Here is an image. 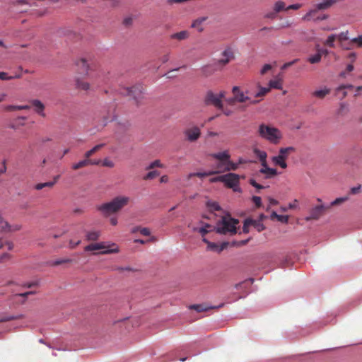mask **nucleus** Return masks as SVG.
Returning <instances> with one entry per match:
<instances>
[{"label": "nucleus", "instance_id": "obj_15", "mask_svg": "<svg viewBox=\"0 0 362 362\" xmlns=\"http://www.w3.org/2000/svg\"><path fill=\"white\" fill-rule=\"evenodd\" d=\"M223 306V303L219 305L217 307H208V306H206L204 304H194V305H190L189 308L192 309V310H196L198 313H201V312L207 311L209 309L218 308H221Z\"/></svg>", "mask_w": 362, "mask_h": 362}, {"label": "nucleus", "instance_id": "obj_37", "mask_svg": "<svg viewBox=\"0 0 362 362\" xmlns=\"http://www.w3.org/2000/svg\"><path fill=\"white\" fill-rule=\"evenodd\" d=\"M251 224L258 232H261L264 229V226L260 221H255L252 219Z\"/></svg>", "mask_w": 362, "mask_h": 362}, {"label": "nucleus", "instance_id": "obj_46", "mask_svg": "<svg viewBox=\"0 0 362 362\" xmlns=\"http://www.w3.org/2000/svg\"><path fill=\"white\" fill-rule=\"evenodd\" d=\"M347 199H348V197L337 198L335 200H334L332 202H331V204L329 205H328L327 206H329V208H330L331 206L341 204L344 203L345 201H346Z\"/></svg>", "mask_w": 362, "mask_h": 362}, {"label": "nucleus", "instance_id": "obj_2", "mask_svg": "<svg viewBox=\"0 0 362 362\" xmlns=\"http://www.w3.org/2000/svg\"><path fill=\"white\" fill-rule=\"evenodd\" d=\"M258 134L273 144H279L282 138V134L279 129L264 124L259 125Z\"/></svg>", "mask_w": 362, "mask_h": 362}, {"label": "nucleus", "instance_id": "obj_43", "mask_svg": "<svg viewBox=\"0 0 362 362\" xmlns=\"http://www.w3.org/2000/svg\"><path fill=\"white\" fill-rule=\"evenodd\" d=\"M354 88L355 87L351 84L341 85L336 88V90H335L336 94H339L341 90H346V89L353 90V89H354Z\"/></svg>", "mask_w": 362, "mask_h": 362}, {"label": "nucleus", "instance_id": "obj_13", "mask_svg": "<svg viewBox=\"0 0 362 362\" xmlns=\"http://www.w3.org/2000/svg\"><path fill=\"white\" fill-rule=\"evenodd\" d=\"M259 173L264 174L266 179H269L275 177L278 172L276 169L268 167L267 163H266V166H262V168L259 170Z\"/></svg>", "mask_w": 362, "mask_h": 362}, {"label": "nucleus", "instance_id": "obj_14", "mask_svg": "<svg viewBox=\"0 0 362 362\" xmlns=\"http://www.w3.org/2000/svg\"><path fill=\"white\" fill-rule=\"evenodd\" d=\"M211 157L218 161H223L224 162L223 163H226L230 158V155L227 151H224L222 152L212 153L211 154Z\"/></svg>", "mask_w": 362, "mask_h": 362}, {"label": "nucleus", "instance_id": "obj_47", "mask_svg": "<svg viewBox=\"0 0 362 362\" xmlns=\"http://www.w3.org/2000/svg\"><path fill=\"white\" fill-rule=\"evenodd\" d=\"M249 183L253 186L254 187H255L257 189H264L266 187L257 183L256 182V180L253 178H251L249 180Z\"/></svg>", "mask_w": 362, "mask_h": 362}, {"label": "nucleus", "instance_id": "obj_21", "mask_svg": "<svg viewBox=\"0 0 362 362\" xmlns=\"http://www.w3.org/2000/svg\"><path fill=\"white\" fill-rule=\"evenodd\" d=\"M319 9H317V7L315 9L310 11L308 13H307L304 17L303 18L305 21H312V20H324L327 18V16L324 15L322 18L317 17L315 18V14L317 13V11Z\"/></svg>", "mask_w": 362, "mask_h": 362}, {"label": "nucleus", "instance_id": "obj_30", "mask_svg": "<svg viewBox=\"0 0 362 362\" xmlns=\"http://www.w3.org/2000/svg\"><path fill=\"white\" fill-rule=\"evenodd\" d=\"M100 235V233L99 231H88L86 233V240L88 241H95L99 238Z\"/></svg>", "mask_w": 362, "mask_h": 362}, {"label": "nucleus", "instance_id": "obj_64", "mask_svg": "<svg viewBox=\"0 0 362 362\" xmlns=\"http://www.w3.org/2000/svg\"><path fill=\"white\" fill-rule=\"evenodd\" d=\"M354 90H355V93H354V96L355 98H356L358 95H360L361 91H362V86H359L355 87Z\"/></svg>", "mask_w": 362, "mask_h": 362}, {"label": "nucleus", "instance_id": "obj_61", "mask_svg": "<svg viewBox=\"0 0 362 362\" xmlns=\"http://www.w3.org/2000/svg\"><path fill=\"white\" fill-rule=\"evenodd\" d=\"M223 175L211 178L210 180V182H223Z\"/></svg>", "mask_w": 362, "mask_h": 362}, {"label": "nucleus", "instance_id": "obj_35", "mask_svg": "<svg viewBox=\"0 0 362 362\" xmlns=\"http://www.w3.org/2000/svg\"><path fill=\"white\" fill-rule=\"evenodd\" d=\"M321 57H320V53H318L317 52L316 54H313V55H311L308 58V62H310V64H317L319 62H320L321 61Z\"/></svg>", "mask_w": 362, "mask_h": 362}, {"label": "nucleus", "instance_id": "obj_39", "mask_svg": "<svg viewBox=\"0 0 362 362\" xmlns=\"http://www.w3.org/2000/svg\"><path fill=\"white\" fill-rule=\"evenodd\" d=\"M160 175V172L158 170H152L148 172L144 177V180H153L155 177H158Z\"/></svg>", "mask_w": 362, "mask_h": 362}, {"label": "nucleus", "instance_id": "obj_18", "mask_svg": "<svg viewBox=\"0 0 362 362\" xmlns=\"http://www.w3.org/2000/svg\"><path fill=\"white\" fill-rule=\"evenodd\" d=\"M253 152L255 155L259 158V161L261 162L262 166H266V163H267V153L265 151H261L258 148H255L253 150Z\"/></svg>", "mask_w": 362, "mask_h": 362}, {"label": "nucleus", "instance_id": "obj_28", "mask_svg": "<svg viewBox=\"0 0 362 362\" xmlns=\"http://www.w3.org/2000/svg\"><path fill=\"white\" fill-rule=\"evenodd\" d=\"M215 174H216V172H212V171L204 172V173H200V172L192 173H189L187 175V180H189L193 177H198L202 178V177H205L210 176V175H215Z\"/></svg>", "mask_w": 362, "mask_h": 362}, {"label": "nucleus", "instance_id": "obj_51", "mask_svg": "<svg viewBox=\"0 0 362 362\" xmlns=\"http://www.w3.org/2000/svg\"><path fill=\"white\" fill-rule=\"evenodd\" d=\"M252 219H246L244 222L243 230L244 233H248L249 232V227L252 226Z\"/></svg>", "mask_w": 362, "mask_h": 362}, {"label": "nucleus", "instance_id": "obj_33", "mask_svg": "<svg viewBox=\"0 0 362 362\" xmlns=\"http://www.w3.org/2000/svg\"><path fill=\"white\" fill-rule=\"evenodd\" d=\"M139 232L144 236H149L151 235L150 230L148 228L135 227L132 229V233Z\"/></svg>", "mask_w": 362, "mask_h": 362}, {"label": "nucleus", "instance_id": "obj_16", "mask_svg": "<svg viewBox=\"0 0 362 362\" xmlns=\"http://www.w3.org/2000/svg\"><path fill=\"white\" fill-rule=\"evenodd\" d=\"M206 19L207 17L198 18L192 22L191 27L195 28L198 32L201 33L204 30V27L202 25L206 21Z\"/></svg>", "mask_w": 362, "mask_h": 362}, {"label": "nucleus", "instance_id": "obj_11", "mask_svg": "<svg viewBox=\"0 0 362 362\" xmlns=\"http://www.w3.org/2000/svg\"><path fill=\"white\" fill-rule=\"evenodd\" d=\"M235 57L234 52L230 47H227L221 53V57L218 61V64L221 65H226L228 64Z\"/></svg>", "mask_w": 362, "mask_h": 362}, {"label": "nucleus", "instance_id": "obj_44", "mask_svg": "<svg viewBox=\"0 0 362 362\" xmlns=\"http://www.w3.org/2000/svg\"><path fill=\"white\" fill-rule=\"evenodd\" d=\"M270 88L259 87V90L255 94V97H262L270 91Z\"/></svg>", "mask_w": 362, "mask_h": 362}, {"label": "nucleus", "instance_id": "obj_5", "mask_svg": "<svg viewBox=\"0 0 362 362\" xmlns=\"http://www.w3.org/2000/svg\"><path fill=\"white\" fill-rule=\"evenodd\" d=\"M224 97V92H221L219 94H214L211 91L207 92L205 97V103L207 105H213L219 109L223 108L221 100Z\"/></svg>", "mask_w": 362, "mask_h": 362}, {"label": "nucleus", "instance_id": "obj_27", "mask_svg": "<svg viewBox=\"0 0 362 362\" xmlns=\"http://www.w3.org/2000/svg\"><path fill=\"white\" fill-rule=\"evenodd\" d=\"M282 85H283V81L281 78H279L274 79V80H271L269 82V87L270 88V89L274 88V89L281 90V89H282Z\"/></svg>", "mask_w": 362, "mask_h": 362}, {"label": "nucleus", "instance_id": "obj_9", "mask_svg": "<svg viewBox=\"0 0 362 362\" xmlns=\"http://www.w3.org/2000/svg\"><path fill=\"white\" fill-rule=\"evenodd\" d=\"M186 140L189 142L196 141L201 136L200 129L197 127H192L184 131Z\"/></svg>", "mask_w": 362, "mask_h": 362}, {"label": "nucleus", "instance_id": "obj_19", "mask_svg": "<svg viewBox=\"0 0 362 362\" xmlns=\"http://www.w3.org/2000/svg\"><path fill=\"white\" fill-rule=\"evenodd\" d=\"M331 92L330 88L325 87L320 90H316L313 92L312 95L319 99L325 98L327 95H329Z\"/></svg>", "mask_w": 362, "mask_h": 362}, {"label": "nucleus", "instance_id": "obj_7", "mask_svg": "<svg viewBox=\"0 0 362 362\" xmlns=\"http://www.w3.org/2000/svg\"><path fill=\"white\" fill-rule=\"evenodd\" d=\"M329 209V206L323 204L317 205L310 210V215L305 217V221L318 220Z\"/></svg>", "mask_w": 362, "mask_h": 362}, {"label": "nucleus", "instance_id": "obj_52", "mask_svg": "<svg viewBox=\"0 0 362 362\" xmlns=\"http://www.w3.org/2000/svg\"><path fill=\"white\" fill-rule=\"evenodd\" d=\"M211 228V226L209 224H206L204 227H202L198 229L199 233L202 235L204 236L206 233H209L208 228Z\"/></svg>", "mask_w": 362, "mask_h": 362}, {"label": "nucleus", "instance_id": "obj_31", "mask_svg": "<svg viewBox=\"0 0 362 362\" xmlns=\"http://www.w3.org/2000/svg\"><path fill=\"white\" fill-rule=\"evenodd\" d=\"M103 146H104L103 144H98V145L95 146L93 148L88 151L85 153V155H84L85 158L89 159L90 156H92L95 153H96L97 151L100 150Z\"/></svg>", "mask_w": 362, "mask_h": 362}, {"label": "nucleus", "instance_id": "obj_58", "mask_svg": "<svg viewBox=\"0 0 362 362\" xmlns=\"http://www.w3.org/2000/svg\"><path fill=\"white\" fill-rule=\"evenodd\" d=\"M209 206H210V209L211 210H214V211H220L221 210V206L216 202H213L211 204H209Z\"/></svg>", "mask_w": 362, "mask_h": 362}, {"label": "nucleus", "instance_id": "obj_41", "mask_svg": "<svg viewBox=\"0 0 362 362\" xmlns=\"http://www.w3.org/2000/svg\"><path fill=\"white\" fill-rule=\"evenodd\" d=\"M21 77V74L8 76L6 72H0V79L1 80H11L13 78H19Z\"/></svg>", "mask_w": 362, "mask_h": 362}, {"label": "nucleus", "instance_id": "obj_49", "mask_svg": "<svg viewBox=\"0 0 362 362\" xmlns=\"http://www.w3.org/2000/svg\"><path fill=\"white\" fill-rule=\"evenodd\" d=\"M7 227H8V222L5 221L1 216H0V231L1 232H6Z\"/></svg>", "mask_w": 362, "mask_h": 362}, {"label": "nucleus", "instance_id": "obj_20", "mask_svg": "<svg viewBox=\"0 0 362 362\" xmlns=\"http://www.w3.org/2000/svg\"><path fill=\"white\" fill-rule=\"evenodd\" d=\"M295 151H296V148L293 146L281 148L279 149L278 155H279L280 157H282V158L286 160L288 158L289 155L291 153L295 152Z\"/></svg>", "mask_w": 362, "mask_h": 362}, {"label": "nucleus", "instance_id": "obj_59", "mask_svg": "<svg viewBox=\"0 0 362 362\" xmlns=\"http://www.w3.org/2000/svg\"><path fill=\"white\" fill-rule=\"evenodd\" d=\"M276 219L281 223H286L288 221V216L284 215H279Z\"/></svg>", "mask_w": 362, "mask_h": 362}, {"label": "nucleus", "instance_id": "obj_24", "mask_svg": "<svg viewBox=\"0 0 362 362\" xmlns=\"http://www.w3.org/2000/svg\"><path fill=\"white\" fill-rule=\"evenodd\" d=\"M189 33L187 30H182L179 33H173L170 35V39L182 41L189 37Z\"/></svg>", "mask_w": 362, "mask_h": 362}, {"label": "nucleus", "instance_id": "obj_40", "mask_svg": "<svg viewBox=\"0 0 362 362\" xmlns=\"http://www.w3.org/2000/svg\"><path fill=\"white\" fill-rule=\"evenodd\" d=\"M274 9L277 13L284 10H286V4L283 1H279L276 2V4H274Z\"/></svg>", "mask_w": 362, "mask_h": 362}, {"label": "nucleus", "instance_id": "obj_60", "mask_svg": "<svg viewBox=\"0 0 362 362\" xmlns=\"http://www.w3.org/2000/svg\"><path fill=\"white\" fill-rule=\"evenodd\" d=\"M37 286H38L37 281H33L30 283H25V284H23V286L24 288H32V287Z\"/></svg>", "mask_w": 362, "mask_h": 362}, {"label": "nucleus", "instance_id": "obj_29", "mask_svg": "<svg viewBox=\"0 0 362 362\" xmlns=\"http://www.w3.org/2000/svg\"><path fill=\"white\" fill-rule=\"evenodd\" d=\"M90 162L89 161V159L85 158L84 160H82L76 163L73 164L72 169L74 170H78L80 168L90 165Z\"/></svg>", "mask_w": 362, "mask_h": 362}, {"label": "nucleus", "instance_id": "obj_42", "mask_svg": "<svg viewBox=\"0 0 362 362\" xmlns=\"http://www.w3.org/2000/svg\"><path fill=\"white\" fill-rule=\"evenodd\" d=\"M71 262H72V260L69 258H62V259H57V260L52 262L51 263V265L58 266V265H60L62 264L70 263Z\"/></svg>", "mask_w": 362, "mask_h": 362}, {"label": "nucleus", "instance_id": "obj_4", "mask_svg": "<svg viewBox=\"0 0 362 362\" xmlns=\"http://www.w3.org/2000/svg\"><path fill=\"white\" fill-rule=\"evenodd\" d=\"M105 249V250L102 251L100 254H110V253H117L119 252V249L116 247L115 243L111 245H107L105 243H92L85 247V251H93Z\"/></svg>", "mask_w": 362, "mask_h": 362}, {"label": "nucleus", "instance_id": "obj_38", "mask_svg": "<svg viewBox=\"0 0 362 362\" xmlns=\"http://www.w3.org/2000/svg\"><path fill=\"white\" fill-rule=\"evenodd\" d=\"M77 88L83 90H88L90 88V84L88 82L78 80L76 82Z\"/></svg>", "mask_w": 362, "mask_h": 362}, {"label": "nucleus", "instance_id": "obj_55", "mask_svg": "<svg viewBox=\"0 0 362 362\" xmlns=\"http://www.w3.org/2000/svg\"><path fill=\"white\" fill-rule=\"evenodd\" d=\"M272 68V65L269 64H266L263 66L262 69L260 71V74L262 75H264L268 71L271 70Z\"/></svg>", "mask_w": 362, "mask_h": 362}, {"label": "nucleus", "instance_id": "obj_63", "mask_svg": "<svg viewBox=\"0 0 362 362\" xmlns=\"http://www.w3.org/2000/svg\"><path fill=\"white\" fill-rule=\"evenodd\" d=\"M81 243V240H78L76 242L74 241L73 240H71L69 241V247L70 248H75L77 245H78Z\"/></svg>", "mask_w": 362, "mask_h": 362}, {"label": "nucleus", "instance_id": "obj_54", "mask_svg": "<svg viewBox=\"0 0 362 362\" xmlns=\"http://www.w3.org/2000/svg\"><path fill=\"white\" fill-rule=\"evenodd\" d=\"M12 258V255L9 253L5 252L0 255V262H3L5 260H9Z\"/></svg>", "mask_w": 362, "mask_h": 362}, {"label": "nucleus", "instance_id": "obj_17", "mask_svg": "<svg viewBox=\"0 0 362 362\" xmlns=\"http://www.w3.org/2000/svg\"><path fill=\"white\" fill-rule=\"evenodd\" d=\"M31 103H32L33 106L35 107V112L38 115H40L42 117H45V114L44 112L45 105L40 100H32Z\"/></svg>", "mask_w": 362, "mask_h": 362}, {"label": "nucleus", "instance_id": "obj_26", "mask_svg": "<svg viewBox=\"0 0 362 362\" xmlns=\"http://www.w3.org/2000/svg\"><path fill=\"white\" fill-rule=\"evenodd\" d=\"M76 65L82 73H86L89 68V64L87 60L83 58L78 60Z\"/></svg>", "mask_w": 362, "mask_h": 362}, {"label": "nucleus", "instance_id": "obj_45", "mask_svg": "<svg viewBox=\"0 0 362 362\" xmlns=\"http://www.w3.org/2000/svg\"><path fill=\"white\" fill-rule=\"evenodd\" d=\"M223 161H218V163L216 165V169L214 172H216L217 173H224L226 170H224V168L226 167V163H223Z\"/></svg>", "mask_w": 362, "mask_h": 362}, {"label": "nucleus", "instance_id": "obj_56", "mask_svg": "<svg viewBox=\"0 0 362 362\" xmlns=\"http://www.w3.org/2000/svg\"><path fill=\"white\" fill-rule=\"evenodd\" d=\"M102 165H103V166L109 167V168H113V167H114V165H114V163H113L112 160H109V159H107V158H105V159L103 161Z\"/></svg>", "mask_w": 362, "mask_h": 362}, {"label": "nucleus", "instance_id": "obj_23", "mask_svg": "<svg viewBox=\"0 0 362 362\" xmlns=\"http://www.w3.org/2000/svg\"><path fill=\"white\" fill-rule=\"evenodd\" d=\"M337 40V36L336 34L329 35L326 40L323 42L325 46H327L329 48H335L336 44L335 42Z\"/></svg>", "mask_w": 362, "mask_h": 362}, {"label": "nucleus", "instance_id": "obj_1", "mask_svg": "<svg viewBox=\"0 0 362 362\" xmlns=\"http://www.w3.org/2000/svg\"><path fill=\"white\" fill-rule=\"evenodd\" d=\"M131 201V198L127 196L119 195L113 198L110 202L103 204L98 207L104 216H108L110 214L117 213L124 206H127Z\"/></svg>", "mask_w": 362, "mask_h": 362}, {"label": "nucleus", "instance_id": "obj_62", "mask_svg": "<svg viewBox=\"0 0 362 362\" xmlns=\"http://www.w3.org/2000/svg\"><path fill=\"white\" fill-rule=\"evenodd\" d=\"M132 18L131 17H127V18H125L123 21V24L126 26H129L130 25H132Z\"/></svg>", "mask_w": 362, "mask_h": 362}, {"label": "nucleus", "instance_id": "obj_22", "mask_svg": "<svg viewBox=\"0 0 362 362\" xmlns=\"http://www.w3.org/2000/svg\"><path fill=\"white\" fill-rule=\"evenodd\" d=\"M59 178V175H57L54 177L53 181L43 182V183H38L35 185V189L37 190H40L43 189L44 187H49L52 188L55 183L57 182L58 179Z\"/></svg>", "mask_w": 362, "mask_h": 362}, {"label": "nucleus", "instance_id": "obj_48", "mask_svg": "<svg viewBox=\"0 0 362 362\" xmlns=\"http://www.w3.org/2000/svg\"><path fill=\"white\" fill-rule=\"evenodd\" d=\"M23 315H18V316L11 315V316H8V317H3V318L0 319V322L11 321V320H17V319H21V318H23Z\"/></svg>", "mask_w": 362, "mask_h": 362}, {"label": "nucleus", "instance_id": "obj_12", "mask_svg": "<svg viewBox=\"0 0 362 362\" xmlns=\"http://www.w3.org/2000/svg\"><path fill=\"white\" fill-rule=\"evenodd\" d=\"M232 91L237 102L244 103L250 100L248 96H245L243 92L240 91L238 86H234Z\"/></svg>", "mask_w": 362, "mask_h": 362}, {"label": "nucleus", "instance_id": "obj_6", "mask_svg": "<svg viewBox=\"0 0 362 362\" xmlns=\"http://www.w3.org/2000/svg\"><path fill=\"white\" fill-rule=\"evenodd\" d=\"M143 91L144 88L141 85H136L132 87L125 88L123 93L132 96L136 101V103L139 105L144 98Z\"/></svg>", "mask_w": 362, "mask_h": 362}, {"label": "nucleus", "instance_id": "obj_10", "mask_svg": "<svg viewBox=\"0 0 362 362\" xmlns=\"http://www.w3.org/2000/svg\"><path fill=\"white\" fill-rule=\"evenodd\" d=\"M349 33L348 30L341 32L337 36V41L339 46L342 49L348 50L351 49V45L349 44Z\"/></svg>", "mask_w": 362, "mask_h": 362}, {"label": "nucleus", "instance_id": "obj_50", "mask_svg": "<svg viewBox=\"0 0 362 362\" xmlns=\"http://www.w3.org/2000/svg\"><path fill=\"white\" fill-rule=\"evenodd\" d=\"M21 229V225L16 224V225L11 226L8 224V227H7L6 232H14V231L20 230Z\"/></svg>", "mask_w": 362, "mask_h": 362}, {"label": "nucleus", "instance_id": "obj_3", "mask_svg": "<svg viewBox=\"0 0 362 362\" xmlns=\"http://www.w3.org/2000/svg\"><path fill=\"white\" fill-rule=\"evenodd\" d=\"M238 221L230 218V216H223L216 226V232L220 234L236 233V225Z\"/></svg>", "mask_w": 362, "mask_h": 362}, {"label": "nucleus", "instance_id": "obj_32", "mask_svg": "<svg viewBox=\"0 0 362 362\" xmlns=\"http://www.w3.org/2000/svg\"><path fill=\"white\" fill-rule=\"evenodd\" d=\"M349 44L351 45V49L353 47L354 44H356L358 47L362 48V35L350 40Z\"/></svg>", "mask_w": 362, "mask_h": 362}, {"label": "nucleus", "instance_id": "obj_34", "mask_svg": "<svg viewBox=\"0 0 362 362\" xmlns=\"http://www.w3.org/2000/svg\"><path fill=\"white\" fill-rule=\"evenodd\" d=\"M226 167L224 168V170L226 171L236 170L238 168L239 164L235 163L229 159L226 163Z\"/></svg>", "mask_w": 362, "mask_h": 362}, {"label": "nucleus", "instance_id": "obj_57", "mask_svg": "<svg viewBox=\"0 0 362 362\" xmlns=\"http://www.w3.org/2000/svg\"><path fill=\"white\" fill-rule=\"evenodd\" d=\"M298 61V59H296L291 62H287V63H285L282 66H281V69L282 70H284L287 68H288L289 66H292L293 64H294L295 63H296Z\"/></svg>", "mask_w": 362, "mask_h": 362}, {"label": "nucleus", "instance_id": "obj_25", "mask_svg": "<svg viewBox=\"0 0 362 362\" xmlns=\"http://www.w3.org/2000/svg\"><path fill=\"white\" fill-rule=\"evenodd\" d=\"M272 161L275 165L280 166L283 169H286L287 168V163L285 160L280 157L279 155L273 156L272 158Z\"/></svg>", "mask_w": 362, "mask_h": 362}, {"label": "nucleus", "instance_id": "obj_53", "mask_svg": "<svg viewBox=\"0 0 362 362\" xmlns=\"http://www.w3.org/2000/svg\"><path fill=\"white\" fill-rule=\"evenodd\" d=\"M252 201L255 203L256 207L259 208L262 206V199L260 197L253 196Z\"/></svg>", "mask_w": 362, "mask_h": 362}, {"label": "nucleus", "instance_id": "obj_8", "mask_svg": "<svg viewBox=\"0 0 362 362\" xmlns=\"http://www.w3.org/2000/svg\"><path fill=\"white\" fill-rule=\"evenodd\" d=\"M223 182L228 187V188H234L239 185L240 183V175L235 173H228L223 175Z\"/></svg>", "mask_w": 362, "mask_h": 362}, {"label": "nucleus", "instance_id": "obj_36", "mask_svg": "<svg viewBox=\"0 0 362 362\" xmlns=\"http://www.w3.org/2000/svg\"><path fill=\"white\" fill-rule=\"evenodd\" d=\"M155 168H164L163 164L161 163L160 160H155L154 161L151 162L146 168V170H152Z\"/></svg>", "mask_w": 362, "mask_h": 362}]
</instances>
